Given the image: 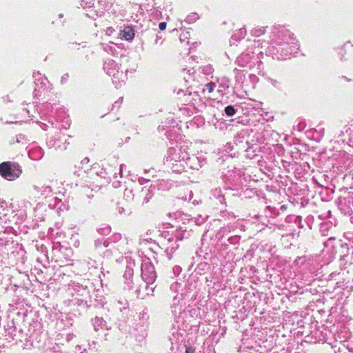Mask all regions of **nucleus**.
I'll return each instance as SVG.
<instances>
[{"instance_id": "1", "label": "nucleus", "mask_w": 353, "mask_h": 353, "mask_svg": "<svg viewBox=\"0 0 353 353\" xmlns=\"http://www.w3.org/2000/svg\"><path fill=\"white\" fill-rule=\"evenodd\" d=\"M0 174L8 181H13L11 162L6 161L0 163Z\"/></svg>"}, {"instance_id": "2", "label": "nucleus", "mask_w": 353, "mask_h": 353, "mask_svg": "<svg viewBox=\"0 0 353 353\" xmlns=\"http://www.w3.org/2000/svg\"><path fill=\"white\" fill-rule=\"evenodd\" d=\"M12 165V174L13 177V181L17 178H19L22 174V169L21 165L17 162L11 163Z\"/></svg>"}, {"instance_id": "3", "label": "nucleus", "mask_w": 353, "mask_h": 353, "mask_svg": "<svg viewBox=\"0 0 353 353\" xmlns=\"http://www.w3.org/2000/svg\"><path fill=\"white\" fill-rule=\"evenodd\" d=\"M134 37V32L132 27L126 26L122 31V37L127 41L132 40Z\"/></svg>"}, {"instance_id": "4", "label": "nucleus", "mask_w": 353, "mask_h": 353, "mask_svg": "<svg viewBox=\"0 0 353 353\" xmlns=\"http://www.w3.org/2000/svg\"><path fill=\"white\" fill-rule=\"evenodd\" d=\"M236 110L232 105H228L225 108V113L228 116H232L235 114Z\"/></svg>"}, {"instance_id": "5", "label": "nucleus", "mask_w": 353, "mask_h": 353, "mask_svg": "<svg viewBox=\"0 0 353 353\" xmlns=\"http://www.w3.org/2000/svg\"><path fill=\"white\" fill-rule=\"evenodd\" d=\"M185 353H195V349L192 346H185Z\"/></svg>"}, {"instance_id": "6", "label": "nucleus", "mask_w": 353, "mask_h": 353, "mask_svg": "<svg viewBox=\"0 0 353 353\" xmlns=\"http://www.w3.org/2000/svg\"><path fill=\"white\" fill-rule=\"evenodd\" d=\"M167 27V23L165 22H161L159 25V28L161 30H165Z\"/></svg>"}]
</instances>
